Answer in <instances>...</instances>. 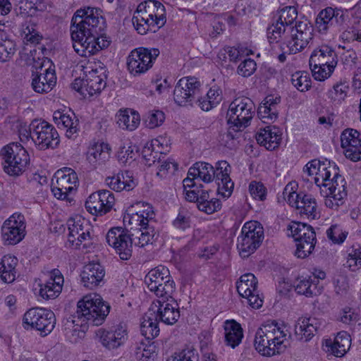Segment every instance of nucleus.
I'll return each instance as SVG.
<instances>
[{"label":"nucleus","instance_id":"1","mask_svg":"<svg viewBox=\"0 0 361 361\" xmlns=\"http://www.w3.org/2000/svg\"><path fill=\"white\" fill-rule=\"evenodd\" d=\"M110 305L96 293L85 295L78 302L75 313L63 322V331L71 343H77L85 336L86 324L99 326L109 314Z\"/></svg>","mask_w":361,"mask_h":361},{"label":"nucleus","instance_id":"2","mask_svg":"<svg viewBox=\"0 0 361 361\" xmlns=\"http://www.w3.org/2000/svg\"><path fill=\"white\" fill-rule=\"evenodd\" d=\"M305 171L309 176L315 175L314 183L320 188L329 186V192H326L325 195L332 194L335 200L343 199L346 196L344 178L338 173V169L335 164L331 166L327 160L313 159L306 164Z\"/></svg>","mask_w":361,"mask_h":361},{"label":"nucleus","instance_id":"3","mask_svg":"<svg viewBox=\"0 0 361 361\" xmlns=\"http://www.w3.org/2000/svg\"><path fill=\"white\" fill-rule=\"evenodd\" d=\"M105 27V20L99 8L87 7L78 10L71 20V38L73 43L82 42L85 38L96 36Z\"/></svg>","mask_w":361,"mask_h":361},{"label":"nucleus","instance_id":"4","mask_svg":"<svg viewBox=\"0 0 361 361\" xmlns=\"http://www.w3.org/2000/svg\"><path fill=\"white\" fill-rule=\"evenodd\" d=\"M280 37H276L274 40H269L270 44L275 42H283L287 44L286 52L299 53L310 44H312L314 34L313 27L307 20H298L295 23L294 27H288L286 29L278 30Z\"/></svg>","mask_w":361,"mask_h":361},{"label":"nucleus","instance_id":"5","mask_svg":"<svg viewBox=\"0 0 361 361\" xmlns=\"http://www.w3.org/2000/svg\"><path fill=\"white\" fill-rule=\"evenodd\" d=\"M200 82L196 78L187 77L180 79L173 90L174 101L180 106L192 105L196 101L203 111H209L214 106L207 97L200 98Z\"/></svg>","mask_w":361,"mask_h":361},{"label":"nucleus","instance_id":"6","mask_svg":"<svg viewBox=\"0 0 361 361\" xmlns=\"http://www.w3.org/2000/svg\"><path fill=\"white\" fill-rule=\"evenodd\" d=\"M4 171L11 176H18L25 171L30 161L25 149L18 142H11L0 151Z\"/></svg>","mask_w":361,"mask_h":361},{"label":"nucleus","instance_id":"7","mask_svg":"<svg viewBox=\"0 0 361 361\" xmlns=\"http://www.w3.org/2000/svg\"><path fill=\"white\" fill-rule=\"evenodd\" d=\"M288 231L296 243L295 255L297 257L305 259L311 255L317 243L314 228L305 223L293 221L288 226Z\"/></svg>","mask_w":361,"mask_h":361},{"label":"nucleus","instance_id":"8","mask_svg":"<svg viewBox=\"0 0 361 361\" xmlns=\"http://www.w3.org/2000/svg\"><path fill=\"white\" fill-rule=\"evenodd\" d=\"M286 336L284 327L279 326L275 321L268 322L262 325L255 334V349L262 355L273 356L276 354L277 350L274 348H270L271 343H269V341H279V338H285Z\"/></svg>","mask_w":361,"mask_h":361},{"label":"nucleus","instance_id":"9","mask_svg":"<svg viewBox=\"0 0 361 361\" xmlns=\"http://www.w3.org/2000/svg\"><path fill=\"white\" fill-rule=\"evenodd\" d=\"M255 110V104L250 98H236L229 105L227 122L238 129L245 128L250 124Z\"/></svg>","mask_w":361,"mask_h":361},{"label":"nucleus","instance_id":"10","mask_svg":"<svg viewBox=\"0 0 361 361\" xmlns=\"http://www.w3.org/2000/svg\"><path fill=\"white\" fill-rule=\"evenodd\" d=\"M264 238L263 228L257 221L246 222L238 237L237 247L242 257L253 253L260 245Z\"/></svg>","mask_w":361,"mask_h":361},{"label":"nucleus","instance_id":"11","mask_svg":"<svg viewBox=\"0 0 361 361\" xmlns=\"http://www.w3.org/2000/svg\"><path fill=\"white\" fill-rule=\"evenodd\" d=\"M32 140L39 150L57 147L59 135L53 126L45 121L34 120L30 123Z\"/></svg>","mask_w":361,"mask_h":361},{"label":"nucleus","instance_id":"12","mask_svg":"<svg viewBox=\"0 0 361 361\" xmlns=\"http://www.w3.org/2000/svg\"><path fill=\"white\" fill-rule=\"evenodd\" d=\"M23 322L39 331L41 336H45L49 334L55 327L56 317L50 310L32 307L25 313Z\"/></svg>","mask_w":361,"mask_h":361},{"label":"nucleus","instance_id":"13","mask_svg":"<svg viewBox=\"0 0 361 361\" xmlns=\"http://www.w3.org/2000/svg\"><path fill=\"white\" fill-rule=\"evenodd\" d=\"M159 53L158 49L145 47L135 49L128 57V70L134 76H138L146 73L152 67Z\"/></svg>","mask_w":361,"mask_h":361},{"label":"nucleus","instance_id":"14","mask_svg":"<svg viewBox=\"0 0 361 361\" xmlns=\"http://www.w3.org/2000/svg\"><path fill=\"white\" fill-rule=\"evenodd\" d=\"M106 242L112 246L122 260H128L132 256L133 240L127 230L113 228L106 236Z\"/></svg>","mask_w":361,"mask_h":361},{"label":"nucleus","instance_id":"15","mask_svg":"<svg viewBox=\"0 0 361 361\" xmlns=\"http://www.w3.org/2000/svg\"><path fill=\"white\" fill-rule=\"evenodd\" d=\"M1 235L6 245L20 243L25 235L24 216L15 213L6 220L1 226Z\"/></svg>","mask_w":361,"mask_h":361},{"label":"nucleus","instance_id":"16","mask_svg":"<svg viewBox=\"0 0 361 361\" xmlns=\"http://www.w3.org/2000/svg\"><path fill=\"white\" fill-rule=\"evenodd\" d=\"M345 20L343 10L327 7L318 14L316 26L322 33L326 32L329 29L341 31L345 29Z\"/></svg>","mask_w":361,"mask_h":361},{"label":"nucleus","instance_id":"17","mask_svg":"<svg viewBox=\"0 0 361 361\" xmlns=\"http://www.w3.org/2000/svg\"><path fill=\"white\" fill-rule=\"evenodd\" d=\"M56 183L51 188V191L57 199L68 200V194L76 187L78 176L71 168L59 170L55 174Z\"/></svg>","mask_w":361,"mask_h":361},{"label":"nucleus","instance_id":"18","mask_svg":"<svg viewBox=\"0 0 361 361\" xmlns=\"http://www.w3.org/2000/svg\"><path fill=\"white\" fill-rule=\"evenodd\" d=\"M50 62L44 61L39 68H36V72L32 71V87L35 92L37 93L49 92L56 85V77L55 71L49 68H43L49 64Z\"/></svg>","mask_w":361,"mask_h":361},{"label":"nucleus","instance_id":"19","mask_svg":"<svg viewBox=\"0 0 361 361\" xmlns=\"http://www.w3.org/2000/svg\"><path fill=\"white\" fill-rule=\"evenodd\" d=\"M149 310L154 311V317L159 322L167 325L174 324L180 318L179 307L174 299L154 301Z\"/></svg>","mask_w":361,"mask_h":361},{"label":"nucleus","instance_id":"20","mask_svg":"<svg viewBox=\"0 0 361 361\" xmlns=\"http://www.w3.org/2000/svg\"><path fill=\"white\" fill-rule=\"evenodd\" d=\"M110 43L111 41L108 37L99 32L96 36L85 38L82 42L73 43V47L79 55L87 57L107 48Z\"/></svg>","mask_w":361,"mask_h":361},{"label":"nucleus","instance_id":"21","mask_svg":"<svg viewBox=\"0 0 361 361\" xmlns=\"http://www.w3.org/2000/svg\"><path fill=\"white\" fill-rule=\"evenodd\" d=\"M67 226L69 231L68 240L72 245L78 247L82 243L90 241V226L84 219L70 218L67 221Z\"/></svg>","mask_w":361,"mask_h":361},{"label":"nucleus","instance_id":"22","mask_svg":"<svg viewBox=\"0 0 361 361\" xmlns=\"http://www.w3.org/2000/svg\"><path fill=\"white\" fill-rule=\"evenodd\" d=\"M96 67L92 68L85 75L87 95L93 96L100 93L106 87L107 79V69L101 62L95 64Z\"/></svg>","mask_w":361,"mask_h":361},{"label":"nucleus","instance_id":"23","mask_svg":"<svg viewBox=\"0 0 361 361\" xmlns=\"http://www.w3.org/2000/svg\"><path fill=\"white\" fill-rule=\"evenodd\" d=\"M231 166L226 161H219L214 169L212 180L216 179L218 185L217 191L224 197H228L234 187V183L230 178Z\"/></svg>","mask_w":361,"mask_h":361},{"label":"nucleus","instance_id":"24","mask_svg":"<svg viewBox=\"0 0 361 361\" xmlns=\"http://www.w3.org/2000/svg\"><path fill=\"white\" fill-rule=\"evenodd\" d=\"M105 270L98 262H90L83 267L80 273L81 283L87 288L92 290L104 283Z\"/></svg>","mask_w":361,"mask_h":361},{"label":"nucleus","instance_id":"25","mask_svg":"<svg viewBox=\"0 0 361 361\" xmlns=\"http://www.w3.org/2000/svg\"><path fill=\"white\" fill-rule=\"evenodd\" d=\"M298 13L294 7L288 6L280 11L279 18L267 28L268 40H274L276 37H280L278 30H287L288 27H294ZM283 30H281V32Z\"/></svg>","mask_w":361,"mask_h":361},{"label":"nucleus","instance_id":"26","mask_svg":"<svg viewBox=\"0 0 361 361\" xmlns=\"http://www.w3.org/2000/svg\"><path fill=\"white\" fill-rule=\"evenodd\" d=\"M63 282L64 279L61 272L57 269H54L50 271L49 281L40 285L39 295L46 300L57 298L62 290Z\"/></svg>","mask_w":361,"mask_h":361},{"label":"nucleus","instance_id":"27","mask_svg":"<svg viewBox=\"0 0 361 361\" xmlns=\"http://www.w3.org/2000/svg\"><path fill=\"white\" fill-rule=\"evenodd\" d=\"M105 183L110 189L116 192L130 191L137 185L132 173L128 171H121L112 176L106 177Z\"/></svg>","mask_w":361,"mask_h":361},{"label":"nucleus","instance_id":"28","mask_svg":"<svg viewBox=\"0 0 361 361\" xmlns=\"http://www.w3.org/2000/svg\"><path fill=\"white\" fill-rule=\"evenodd\" d=\"M310 67L323 66L326 67H336L337 64L336 54L334 49L329 46L323 45L312 53L310 61Z\"/></svg>","mask_w":361,"mask_h":361},{"label":"nucleus","instance_id":"29","mask_svg":"<svg viewBox=\"0 0 361 361\" xmlns=\"http://www.w3.org/2000/svg\"><path fill=\"white\" fill-rule=\"evenodd\" d=\"M281 130L275 126H267L260 128L256 135L257 143L264 146L269 150L275 149L281 140Z\"/></svg>","mask_w":361,"mask_h":361},{"label":"nucleus","instance_id":"30","mask_svg":"<svg viewBox=\"0 0 361 361\" xmlns=\"http://www.w3.org/2000/svg\"><path fill=\"white\" fill-rule=\"evenodd\" d=\"M319 326V322L314 317H300L295 325V334L297 339L307 342L317 332Z\"/></svg>","mask_w":361,"mask_h":361},{"label":"nucleus","instance_id":"31","mask_svg":"<svg viewBox=\"0 0 361 361\" xmlns=\"http://www.w3.org/2000/svg\"><path fill=\"white\" fill-rule=\"evenodd\" d=\"M223 326L225 344L232 348L239 345L243 338L241 325L234 319H228L224 322Z\"/></svg>","mask_w":361,"mask_h":361},{"label":"nucleus","instance_id":"32","mask_svg":"<svg viewBox=\"0 0 361 361\" xmlns=\"http://www.w3.org/2000/svg\"><path fill=\"white\" fill-rule=\"evenodd\" d=\"M73 118L67 114H64L60 111H56L54 113L53 118L55 123L59 126H63L66 129V135L68 138H74L75 135L79 131V121L73 114Z\"/></svg>","mask_w":361,"mask_h":361},{"label":"nucleus","instance_id":"33","mask_svg":"<svg viewBox=\"0 0 361 361\" xmlns=\"http://www.w3.org/2000/svg\"><path fill=\"white\" fill-rule=\"evenodd\" d=\"M111 149L109 144L101 142L95 143L87 152V159L93 165L105 164L111 157Z\"/></svg>","mask_w":361,"mask_h":361},{"label":"nucleus","instance_id":"34","mask_svg":"<svg viewBox=\"0 0 361 361\" xmlns=\"http://www.w3.org/2000/svg\"><path fill=\"white\" fill-rule=\"evenodd\" d=\"M16 51V42L10 38L5 24L0 23V61H9Z\"/></svg>","mask_w":361,"mask_h":361},{"label":"nucleus","instance_id":"35","mask_svg":"<svg viewBox=\"0 0 361 361\" xmlns=\"http://www.w3.org/2000/svg\"><path fill=\"white\" fill-rule=\"evenodd\" d=\"M350 345V336L345 331L338 333L334 341L331 340H326V341L327 351L331 352L336 357L343 356L349 350Z\"/></svg>","mask_w":361,"mask_h":361},{"label":"nucleus","instance_id":"36","mask_svg":"<svg viewBox=\"0 0 361 361\" xmlns=\"http://www.w3.org/2000/svg\"><path fill=\"white\" fill-rule=\"evenodd\" d=\"M318 280L315 277L300 276L295 282V290L300 295H304L306 297H313L320 293L317 287Z\"/></svg>","mask_w":361,"mask_h":361},{"label":"nucleus","instance_id":"37","mask_svg":"<svg viewBox=\"0 0 361 361\" xmlns=\"http://www.w3.org/2000/svg\"><path fill=\"white\" fill-rule=\"evenodd\" d=\"M18 259L12 255H4L0 262V278L4 283H10L15 281L16 267Z\"/></svg>","mask_w":361,"mask_h":361},{"label":"nucleus","instance_id":"38","mask_svg":"<svg viewBox=\"0 0 361 361\" xmlns=\"http://www.w3.org/2000/svg\"><path fill=\"white\" fill-rule=\"evenodd\" d=\"M301 197V200L298 202V205L296 208L298 213L301 216H306L308 219H318L319 212L317 211V204L315 198L311 195L305 193Z\"/></svg>","mask_w":361,"mask_h":361},{"label":"nucleus","instance_id":"39","mask_svg":"<svg viewBox=\"0 0 361 361\" xmlns=\"http://www.w3.org/2000/svg\"><path fill=\"white\" fill-rule=\"evenodd\" d=\"M159 321L154 317V311H149L144 315L140 325V331L147 339H152L159 333Z\"/></svg>","mask_w":361,"mask_h":361},{"label":"nucleus","instance_id":"40","mask_svg":"<svg viewBox=\"0 0 361 361\" xmlns=\"http://www.w3.org/2000/svg\"><path fill=\"white\" fill-rule=\"evenodd\" d=\"M126 336V331L121 327L114 331L103 332L101 340L105 347L109 349H114L124 343Z\"/></svg>","mask_w":361,"mask_h":361},{"label":"nucleus","instance_id":"41","mask_svg":"<svg viewBox=\"0 0 361 361\" xmlns=\"http://www.w3.org/2000/svg\"><path fill=\"white\" fill-rule=\"evenodd\" d=\"M159 145H161L160 140L154 139L151 142H147L142 148V157L145 161V164L148 166L154 165L156 162L159 163L161 161V154L163 153L159 151L154 152L156 147H159Z\"/></svg>","mask_w":361,"mask_h":361},{"label":"nucleus","instance_id":"42","mask_svg":"<svg viewBox=\"0 0 361 361\" xmlns=\"http://www.w3.org/2000/svg\"><path fill=\"white\" fill-rule=\"evenodd\" d=\"M135 245L142 247L149 243H152L154 238L158 236L154 228L151 224L139 228L136 233L130 234Z\"/></svg>","mask_w":361,"mask_h":361},{"label":"nucleus","instance_id":"43","mask_svg":"<svg viewBox=\"0 0 361 361\" xmlns=\"http://www.w3.org/2000/svg\"><path fill=\"white\" fill-rule=\"evenodd\" d=\"M257 280L254 274L247 273L240 276L236 283L237 291L240 296L250 295L252 291H256Z\"/></svg>","mask_w":361,"mask_h":361},{"label":"nucleus","instance_id":"44","mask_svg":"<svg viewBox=\"0 0 361 361\" xmlns=\"http://www.w3.org/2000/svg\"><path fill=\"white\" fill-rule=\"evenodd\" d=\"M140 115L135 111L126 110L121 111L118 116L117 123L119 126L129 130H135L140 124Z\"/></svg>","mask_w":361,"mask_h":361},{"label":"nucleus","instance_id":"45","mask_svg":"<svg viewBox=\"0 0 361 361\" xmlns=\"http://www.w3.org/2000/svg\"><path fill=\"white\" fill-rule=\"evenodd\" d=\"M142 5H139L137 11L135 12L132 21L133 24L139 34L145 35L149 30L148 14L147 11L142 12Z\"/></svg>","mask_w":361,"mask_h":361},{"label":"nucleus","instance_id":"46","mask_svg":"<svg viewBox=\"0 0 361 361\" xmlns=\"http://www.w3.org/2000/svg\"><path fill=\"white\" fill-rule=\"evenodd\" d=\"M176 290L174 281L168 282V283L161 285L157 288H153L150 291L153 292L158 298L155 301H167L169 299H174L173 294Z\"/></svg>","mask_w":361,"mask_h":361},{"label":"nucleus","instance_id":"47","mask_svg":"<svg viewBox=\"0 0 361 361\" xmlns=\"http://www.w3.org/2000/svg\"><path fill=\"white\" fill-rule=\"evenodd\" d=\"M291 82L300 92L307 91L311 87V79L306 72H296L293 74Z\"/></svg>","mask_w":361,"mask_h":361},{"label":"nucleus","instance_id":"48","mask_svg":"<svg viewBox=\"0 0 361 361\" xmlns=\"http://www.w3.org/2000/svg\"><path fill=\"white\" fill-rule=\"evenodd\" d=\"M161 275L168 276V269L162 266H159L150 270L145 276V283L149 290L155 287L157 288V281L159 278H161Z\"/></svg>","mask_w":361,"mask_h":361},{"label":"nucleus","instance_id":"49","mask_svg":"<svg viewBox=\"0 0 361 361\" xmlns=\"http://www.w3.org/2000/svg\"><path fill=\"white\" fill-rule=\"evenodd\" d=\"M345 150L346 158L353 161L361 160V133L360 137H356L350 142V145L347 146Z\"/></svg>","mask_w":361,"mask_h":361},{"label":"nucleus","instance_id":"50","mask_svg":"<svg viewBox=\"0 0 361 361\" xmlns=\"http://www.w3.org/2000/svg\"><path fill=\"white\" fill-rule=\"evenodd\" d=\"M101 196H99L98 191L92 193L85 202V208L93 215L102 216V207L100 204Z\"/></svg>","mask_w":361,"mask_h":361},{"label":"nucleus","instance_id":"51","mask_svg":"<svg viewBox=\"0 0 361 361\" xmlns=\"http://www.w3.org/2000/svg\"><path fill=\"white\" fill-rule=\"evenodd\" d=\"M278 110L272 108L269 105H264L263 102L258 107L257 114L258 116L262 120L264 123L274 122L278 117Z\"/></svg>","mask_w":361,"mask_h":361},{"label":"nucleus","instance_id":"52","mask_svg":"<svg viewBox=\"0 0 361 361\" xmlns=\"http://www.w3.org/2000/svg\"><path fill=\"white\" fill-rule=\"evenodd\" d=\"M348 86L344 83H336L328 92L329 98L334 102L341 103L347 96Z\"/></svg>","mask_w":361,"mask_h":361},{"label":"nucleus","instance_id":"53","mask_svg":"<svg viewBox=\"0 0 361 361\" xmlns=\"http://www.w3.org/2000/svg\"><path fill=\"white\" fill-rule=\"evenodd\" d=\"M135 146L121 147L117 154L118 161L123 164L135 161L137 152V150L135 151Z\"/></svg>","mask_w":361,"mask_h":361},{"label":"nucleus","instance_id":"54","mask_svg":"<svg viewBox=\"0 0 361 361\" xmlns=\"http://www.w3.org/2000/svg\"><path fill=\"white\" fill-rule=\"evenodd\" d=\"M100 198V204L102 207L103 215L109 212L115 204V197L114 194L107 190H101L98 191Z\"/></svg>","mask_w":361,"mask_h":361},{"label":"nucleus","instance_id":"55","mask_svg":"<svg viewBox=\"0 0 361 361\" xmlns=\"http://www.w3.org/2000/svg\"><path fill=\"white\" fill-rule=\"evenodd\" d=\"M172 361H199V354L193 348H186L175 353Z\"/></svg>","mask_w":361,"mask_h":361},{"label":"nucleus","instance_id":"56","mask_svg":"<svg viewBox=\"0 0 361 361\" xmlns=\"http://www.w3.org/2000/svg\"><path fill=\"white\" fill-rule=\"evenodd\" d=\"M165 119V115L163 111L156 110L149 112L145 120L146 126L149 128H154L161 126Z\"/></svg>","mask_w":361,"mask_h":361},{"label":"nucleus","instance_id":"57","mask_svg":"<svg viewBox=\"0 0 361 361\" xmlns=\"http://www.w3.org/2000/svg\"><path fill=\"white\" fill-rule=\"evenodd\" d=\"M303 194V192L296 193L292 183L288 184L283 192L284 199L287 200L291 207H295V208H297L298 205V202L301 200L300 197H302L301 196Z\"/></svg>","mask_w":361,"mask_h":361},{"label":"nucleus","instance_id":"58","mask_svg":"<svg viewBox=\"0 0 361 361\" xmlns=\"http://www.w3.org/2000/svg\"><path fill=\"white\" fill-rule=\"evenodd\" d=\"M221 201L217 198H210L198 204L197 208L200 211L211 214L221 209Z\"/></svg>","mask_w":361,"mask_h":361},{"label":"nucleus","instance_id":"59","mask_svg":"<svg viewBox=\"0 0 361 361\" xmlns=\"http://www.w3.org/2000/svg\"><path fill=\"white\" fill-rule=\"evenodd\" d=\"M196 166H197L198 171V176L200 180H202L204 183H209L212 180V175L214 172V167L205 162H197Z\"/></svg>","mask_w":361,"mask_h":361},{"label":"nucleus","instance_id":"60","mask_svg":"<svg viewBox=\"0 0 361 361\" xmlns=\"http://www.w3.org/2000/svg\"><path fill=\"white\" fill-rule=\"evenodd\" d=\"M155 355L154 346L152 345L146 346L142 344L135 350L136 358L140 361H151Z\"/></svg>","mask_w":361,"mask_h":361},{"label":"nucleus","instance_id":"61","mask_svg":"<svg viewBox=\"0 0 361 361\" xmlns=\"http://www.w3.org/2000/svg\"><path fill=\"white\" fill-rule=\"evenodd\" d=\"M348 233L343 232L341 227L336 224L332 225L327 231L326 235L334 243L341 244L346 238Z\"/></svg>","mask_w":361,"mask_h":361},{"label":"nucleus","instance_id":"62","mask_svg":"<svg viewBox=\"0 0 361 361\" xmlns=\"http://www.w3.org/2000/svg\"><path fill=\"white\" fill-rule=\"evenodd\" d=\"M22 35L24 39L31 43L38 44L42 39V36L37 32L32 24L25 23L23 25Z\"/></svg>","mask_w":361,"mask_h":361},{"label":"nucleus","instance_id":"63","mask_svg":"<svg viewBox=\"0 0 361 361\" xmlns=\"http://www.w3.org/2000/svg\"><path fill=\"white\" fill-rule=\"evenodd\" d=\"M257 64L253 59L244 60L238 67V73L243 77H249L256 71Z\"/></svg>","mask_w":361,"mask_h":361},{"label":"nucleus","instance_id":"64","mask_svg":"<svg viewBox=\"0 0 361 361\" xmlns=\"http://www.w3.org/2000/svg\"><path fill=\"white\" fill-rule=\"evenodd\" d=\"M159 164L157 175L160 177H164L169 173H173L178 169V164L172 159L161 160Z\"/></svg>","mask_w":361,"mask_h":361}]
</instances>
